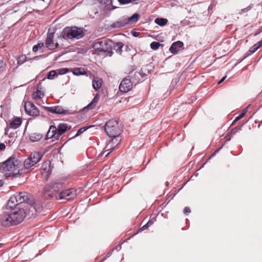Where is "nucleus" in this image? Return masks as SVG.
I'll return each instance as SVG.
<instances>
[{"label": "nucleus", "mask_w": 262, "mask_h": 262, "mask_svg": "<svg viewBox=\"0 0 262 262\" xmlns=\"http://www.w3.org/2000/svg\"><path fill=\"white\" fill-rule=\"evenodd\" d=\"M132 34L134 37H138L140 35V33L138 32H133Z\"/></svg>", "instance_id": "nucleus-55"}, {"label": "nucleus", "mask_w": 262, "mask_h": 262, "mask_svg": "<svg viewBox=\"0 0 262 262\" xmlns=\"http://www.w3.org/2000/svg\"><path fill=\"white\" fill-rule=\"evenodd\" d=\"M149 67H151L150 65H146L143 66L140 71L144 78L149 74L150 71V70L149 69Z\"/></svg>", "instance_id": "nucleus-30"}, {"label": "nucleus", "mask_w": 262, "mask_h": 262, "mask_svg": "<svg viewBox=\"0 0 262 262\" xmlns=\"http://www.w3.org/2000/svg\"><path fill=\"white\" fill-rule=\"evenodd\" d=\"M102 80L98 77H94L93 79V88L96 91L98 90L102 85Z\"/></svg>", "instance_id": "nucleus-24"}, {"label": "nucleus", "mask_w": 262, "mask_h": 262, "mask_svg": "<svg viewBox=\"0 0 262 262\" xmlns=\"http://www.w3.org/2000/svg\"><path fill=\"white\" fill-rule=\"evenodd\" d=\"M250 52L251 53H254L257 50V47H255V46H254V45H253L252 47H251L250 49Z\"/></svg>", "instance_id": "nucleus-48"}, {"label": "nucleus", "mask_w": 262, "mask_h": 262, "mask_svg": "<svg viewBox=\"0 0 262 262\" xmlns=\"http://www.w3.org/2000/svg\"><path fill=\"white\" fill-rule=\"evenodd\" d=\"M25 1H21L19 3H18L17 4V6H16L15 7H14V12H17L18 11V9H17V8L18 7V6H21L24 4H25Z\"/></svg>", "instance_id": "nucleus-46"}, {"label": "nucleus", "mask_w": 262, "mask_h": 262, "mask_svg": "<svg viewBox=\"0 0 262 262\" xmlns=\"http://www.w3.org/2000/svg\"><path fill=\"white\" fill-rule=\"evenodd\" d=\"M26 56L25 55H21L18 58L17 63L18 64H22L26 61Z\"/></svg>", "instance_id": "nucleus-40"}, {"label": "nucleus", "mask_w": 262, "mask_h": 262, "mask_svg": "<svg viewBox=\"0 0 262 262\" xmlns=\"http://www.w3.org/2000/svg\"><path fill=\"white\" fill-rule=\"evenodd\" d=\"M245 123H244L242 124L238 125L237 126L233 128L230 132V134L232 135H234L236 132H237L238 130H241L242 126Z\"/></svg>", "instance_id": "nucleus-37"}, {"label": "nucleus", "mask_w": 262, "mask_h": 262, "mask_svg": "<svg viewBox=\"0 0 262 262\" xmlns=\"http://www.w3.org/2000/svg\"><path fill=\"white\" fill-rule=\"evenodd\" d=\"M63 184L53 181L45 185L41 191L42 198L45 200H58L59 192L63 189Z\"/></svg>", "instance_id": "nucleus-1"}, {"label": "nucleus", "mask_w": 262, "mask_h": 262, "mask_svg": "<svg viewBox=\"0 0 262 262\" xmlns=\"http://www.w3.org/2000/svg\"><path fill=\"white\" fill-rule=\"evenodd\" d=\"M153 223H154V222H153L152 221L149 220V221L146 223V224H147V225L148 227H149V226H150L153 224Z\"/></svg>", "instance_id": "nucleus-56"}, {"label": "nucleus", "mask_w": 262, "mask_h": 262, "mask_svg": "<svg viewBox=\"0 0 262 262\" xmlns=\"http://www.w3.org/2000/svg\"><path fill=\"white\" fill-rule=\"evenodd\" d=\"M184 44L181 41H177L173 42L169 48V51L174 54H177L183 48Z\"/></svg>", "instance_id": "nucleus-16"}, {"label": "nucleus", "mask_w": 262, "mask_h": 262, "mask_svg": "<svg viewBox=\"0 0 262 262\" xmlns=\"http://www.w3.org/2000/svg\"><path fill=\"white\" fill-rule=\"evenodd\" d=\"M254 46H255V47H257V49L260 48L261 46H262V42L260 41H259V42H258L257 43L254 45Z\"/></svg>", "instance_id": "nucleus-52"}, {"label": "nucleus", "mask_w": 262, "mask_h": 262, "mask_svg": "<svg viewBox=\"0 0 262 262\" xmlns=\"http://www.w3.org/2000/svg\"><path fill=\"white\" fill-rule=\"evenodd\" d=\"M37 90L34 92L32 95V97L33 99L36 100L41 99L44 96V93L42 92V86L40 83L37 85Z\"/></svg>", "instance_id": "nucleus-17"}, {"label": "nucleus", "mask_w": 262, "mask_h": 262, "mask_svg": "<svg viewBox=\"0 0 262 262\" xmlns=\"http://www.w3.org/2000/svg\"><path fill=\"white\" fill-rule=\"evenodd\" d=\"M99 99V95L97 94L93 99L92 101L86 106V108L89 110L94 108L96 105Z\"/></svg>", "instance_id": "nucleus-27"}, {"label": "nucleus", "mask_w": 262, "mask_h": 262, "mask_svg": "<svg viewBox=\"0 0 262 262\" xmlns=\"http://www.w3.org/2000/svg\"><path fill=\"white\" fill-rule=\"evenodd\" d=\"M24 107L27 115L33 117L39 116V111L32 102L30 101L25 102Z\"/></svg>", "instance_id": "nucleus-7"}, {"label": "nucleus", "mask_w": 262, "mask_h": 262, "mask_svg": "<svg viewBox=\"0 0 262 262\" xmlns=\"http://www.w3.org/2000/svg\"><path fill=\"white\" fill-rule=\"evenodd\" d=\"M127 25V20L125 18L119 19V20L115 21L111 25V27L112 28H119L124 27Z\"/></svg>", "instance_id": "nucleus-21"}, {"label": "nucleus", "mask_w": 262, "mask_h": 262, "mask_svg": "<svg viewBox=\"0 0 262 262\" xmlns=\"http://www.w3.org/2000/svg\"><path fill=\"white\" fill-rule=\"evenodd\" d=\"M43 109L48 112L52 113L57 114H70L71 113L70 111L68 109H64L62 106L60 105L54 106H43Z\"/></svg>", "instance_id": "nucleus-9"}, {"label": "nucleus", "mask_w": 262, "mask_h": 262, "mask_svg": "<svg viewBox=\"0 0 262 262\" xmlns=\"http://www.w3.org/2000/svg\"><path fill=\"white\" fill-rule=\"evenodd\" d=\"M19 161L15 157H11L4 162L0 163V172L6 178L11 176V172L17 169Z\"/></svg>", "instance_id": "nucleus-3"}, {"label": "nucleus", "mask_w": 262, "mask_h": 262, "mask_svg": "<svg viewBox=\"0 0 262 262\" xmlns=\"http://www.w3.org/2000/svg\"><path fill=\"white\" fill-rule=\"evenodd\" d=\"M3 246V244H0V248L2 247Z\"/></svg>", "instance_id": "nucleus-63"}, {"label": "nucleus", "mask_w": 262, "mask_h": 262, "mask_svg": "<svg viewBox=\"0 0 262 262\" xmlns=\"http://www.w3.org/2000/svg\"><path fill=\"white\" fill-rule=\"evenodd\" d=\"M5 135H7V129H5Z\"/></svg>", "instance_id": "nucleus-64"}, {"label": "nucleus", "mask_w": 262, "mask_h": 262, "mask_svg": "<svg viewBox=\"0 0 262 262\" xmlns=\"http://www.w3.org/2000/svg\"><path fill=\"white\" fill-rule=\"evenodd\" d=\"M128 77L131 79L132 82H133L135 85L142 81L144 78L140 71L130 73Z\"/></svg>", "instance_id": "nucleus-15"}, {"label": "nucleus", "mask_w": 262, "mask_h": 262, "mask_svg": "<svg viewBox=\"0 0 262 262\" xmlns=\"http://www.w3.org/2000/svg\"><path fill=\"white\" fill-rule=\"evenodd\" d=\"M112 142L108 143L105 147V150L101 153V155H104L105 152L108 151L105 155V157L108 156L115 149V147L114 146V144H116V146L119 144L121 141V139L118 138V136L113 137Z\"/></svg>", "instance_id": "nucleus-13"}, {"label": "nucleus", "mask_w": 262, "mask_h": 262, "mask_svg": "<svg viewBox=\"0 0 262 262\" xmlns=\"http://www.w3.org/2000/svg\"><path fill=\"white\" fill-rule=\"evenodd\" d=\"M92 126H84V127H81L80 128H79L76 134L75 135V137H77L79 135H80L81 134H82L84 132H85V130H86L88 128H90Z\"/></svg>", "instance_id": "nucleus-34"}, {"label": "nucleus", "mask_w": 262, "mask_h": 262, "mask_svg": "<svg viewBox=\"0 0 262 262\" xmlns=\"http://www.w3.org/2000/svg\"><path fill=\"white\" fill-rule=\"evenodd\" d=\"M30 159L33 161V164L35 165L39 162L42 157V155L39 152H33L30 155Z\"/></svg>", "instance_id": "nucleus-20"}, {"label": "nucleus", "mask_w": 262, "mask_h": 262, "mask_svg": "<svg viewBox=\"0 0 262 262\" xmlns=\"http://www.w3.org/2000/svg\"><path fill=\"white\" fill-rule=\"evenodd\" d=\"M231 135H232V134L230 133L225 136V138L226 141H229L230 140Z\"/></svg>", "instance_id": "nucleus-50"}, {"label": "nucleus", "mask_w": 262, "mask_h": 262, "mask_svg": "<svg viewBox=\"0 0 262 262\" xmlns=\"http://www.w3.org/2000/svg\"><path fill=\"white\" fill-rule=\"evenodd\" d=\"M44 47V43L41 42H38V43L34 46L33 47V51L34 52H36L38 49H41L42 47Z\"/></svg>", "instance_id": "nucleus-38"}, {"label": "nucleus", "mask_w": 262, "mask_h": 262, "mask_svg": "<svg viewBox=\"0 0 262 262\" xmlns=\"http://www.w3.org/2000/svg\"><path fill=\"white\" fill-rule=\"evenodd\" d=\"M6 148V145L4 143H2L0 144V150H4Z\"/></svg>", "instance_id": "nucleus-54"}, {"label": "nucleus", "mask_w": 262, "mask_h": 262, "mask_svg": "<svg viewBox=\"0 0 262 262\" xmlns=\"http://www.w3.org/2000/svg\"><path fill=\"white\" fill-rule=\"evenodd\" d=\"M73 73L75 75H85L86 72L84 69L81 68H76L73 70Z\"/></svg>", "instance_id": "nucleus-29"}, {"label": "nucleus", "mask_w": 262, "mask_h": 262, "mask_svg": "<svg viewBox=\"0 0 262 262\" xmlns=\"http://www.w3.org/2000/svg\"><path fill=\"white\" fill-rule=\"evenodd\" d=\"M244 117V113H241L239 115L237 116L235 119L233 120V121L232 123V125H233L235 124L236 122H237L238 120H239L241 119Z\"/></svg>", "instance_id": "nucleus-44"}, {"label": "nucleus", "mask_w": 262, "mask_h": 262, "mask_svg": "<svg viewBox=\"0 0 262 262\" xmlns=\"http://www.w3.org/2000/svg\"><path fill=\"white\" fill-rule=\"evenodd\" d=\"M100 3L105 5H110L112 4V0H99Z\"/></svg>", "instance_id": "nucleus-43"}, {"label": "nucleus", "mask_w": 262, "mask_h": 262, "mask_svg": "<svg viewBox=\"0 0 262 262\" xmlns=\"http://www.w3.org/2000/svg\"><path fill=\"white\" fill-rule=\"evenodd\" d=\"M155 22L160 26H164L167 24L168 20L164 18H157L155 19Z\"/></svg>", "instance_id": "nucleus-32"}, {"label": "nucleus", "mask_w": 262, "mask_h": 262, "mask_svg": "<svg viewBox=\"0 0 262 262\" xmlns=\"http://www.w3.org/2000/svg\"><path fill=\"white\" fill-rule=\"evenodd\" d=\"M12 222L14 225H16L23 222L26 216V210L24 208L17 207L14 211L10 212Z\"/></svg>", "instance_id": "nucleus-6"}, {"label": "nucleus", "mask_w": 262, "mask_h": 262, "mask_svg": "<svg viewBox=\"0 0 262 262\" xmlns=\"http://www.w3.org/2000/svg\"><path fill=\"white\" fill-rule=\"evenodd\" d=\"M84 35L83 30L78 27H66L61 34L58 36L59 40L63 41L67 40V38L72 39H80Z\"/></svg>", "instance_id": "nucleus-2"}, {"label": "nucleus", "mask_w": 262, "mask_h": 262, "mask_svg": "<svg viewBox=\"0 0 262 262\" xmlns=\"http://www.w3.org/2000/svg\"><path fill=\"white\" fill-rule=\"evenodd\" d=\"M149 227L147 225V224H146L145 225H144V226H143L142 227H141L140 228H139L138 230V231L137 232V233H139V232H142V231L146 229L147 228H148Z\"/></svg>", "instance_id": "nucleus-45"}, {"label": "nucleus", "mask_w": 262, "mask_h": 262, "mask_svg": "<svg viewBox=\"0 0 262 262\" xmlns=\"http://www.w3.org/2000/svg\"><path fill=\"white\" fill-rule=\"evenodd\" d=\"M30 208H32V209H35V208L33 206H31Z\"/></svg>", "instance_id": "nucleus-62"}, {"label": "nucleus", "mask_w": 262, "mask_h": 262, "mask_svg": "<svg viewBox=\"0 0 262 262\" xmlns=\"http://www.w3.org/2000/svg\"><path fill=\"white\" fill-rule=\"evenodd\" d=\"M56 126L55 125H51L47 134L46 139L54 138L55 139L58 140L59 138L57 136V134L56 132Z\"/></svg>", "instance_id": "nucleus-19"}, {"label": "nucleus", "mask_w": 262, "mask_h": 262, "mask_svg": "<svg viewBox=\"0 0 262 262\" xmlns=\"http://www.w3.org/2000/svg\"><path fill=\"white\" fill-rule=\"evenodd\" d=\"M247 108H245L243 110V112L241 113H244V116L245 115L246 113H247Z\"/></svg>", "instance_id": "nucleus-57"}, {"label": "nucleus", "mask_w": 262, "mask_h": 262, "mask_svg": "<svg viewBox=\"0 0 262 262\" xmlns=\"http://www.w3.org/2000/svg\"><path fill=\"white\" fill-rule=\"evenodd\" d=\"M7 64L3 60H0V73H4L6 71Z\"/></svg>", "instance_id": "nucleus-36"}, {"label": "nucleus", "mask_w": 262, "mask_h": 262, "mask_svg": "<svg viewBox=\"0 0 262 262\" xmlns=\"http://www.w3.org/2000/svg\"><path fill=\"white\" fill-rule=\"evenodd\" d=\"M22 123L21 119L19 117H16L9 124V127L13 129L18 128Z\"/></svg>", "instance_id": "nucleus-22"}, {"label": "nucleus", "mask_w": 262, "mask_h": 262, "mask_svg": "<svg viewBox=\"0 0 262 262\" xmlns=\"http://www.w3.org/2000/svg\"><path fill=\"white\" fill-rule=\"evenodd\" d=\"M252 5H250L246 8L241 9V11L239 12V14H242L243 13H245L248 12L252 9Z\"/></svg>", "instance_id": "nucleus-42"}, {"label": "nucleus", "mask_w": 262, "mask_h": 262, "mask_svg": "<svg viewBox=\"0 0 262 262\" xmlns=\"http://www.w3.org/2000/svg\"><path fill=\"white\" fill-rule=\"evenodd\" d=\"M183 212L185 214L188 213L190 212V209L189 207H186L184 208L183 210Z\"/></svg>", "instance_id": "nucleus-49"}, {"label": "nucleus", "mask_w": 262, "mask_h": 262, "mask_svg": "<svg viewBox=\"0 0 262 262\" xmlns=\"http://www.w3.org/2000/svg\"><path fill=\"white\" fill-rule=\"evenodd\" d=\"M104 130L106 135L110 137L118 136L121 132L119 122L114 119L110 120L105 123Z\"/></svg>", "instance_id": "nucleus-4"}, {"label": "nucleus", "mask_w": 262, "mask_h": 262, "mask_svg": "<svg viewBox=\"0 0 262 262\" xmlns=\"http://www.w3.org/2000/svg\"><path fill=\"white\" fill-rule=\"evenodd\" d=\"M13 196L18 205L23 203L29 204L30 202L29 195L26 192H16Z\"/></svg>", "instance_id": "nucleus-12"}, {"label": "nucleus", "mask_w": 262, "mask_h": 262, "mask_svg": "<svg viewBox=\"0 0 262 262\" xmlns=\"http://www.w3.org/2000/svg\"><path fill=\"white\" fill-rule=\"evenodd\" d=\"M252 54H253V53H251L250 52V50H249V51L244 55V56L243 57V59H245L248 56H249V55H251Z\"/></svg>", "instance_id": "nucleus-51"}, {"label": "nucleus", "mask_w": 262, "mask_h": 262, "mask_svg": "<svg viewBox=\"0 0 262 262\" xmlns=\"http://www.w3.org/2000/svg\"><path fill=\"white\" fill-rule=\"evenodd\" d=\"M160 46L161 44L159 42L156 41H153L150 45V48L155 50L158 49Z\"/></svg>", "instance_id": "nucleus-39"}, {"label": "nucleus", "mask_w": 262, "mask_h": 262, "mask_svg": "<svg viewBox=\"0 0 262 262\" xmlns=\"http://www.w3.org/2000/svg\"><path fill=\"white\" fill-rule=\"evenodd\" d=\"M11 220H12V218L10 212H5L0 215V225L4 227H10L14 225Z\"/></svg>", "instance_id": "nucleus-14"}, {"label": "nucleus", "mask_w": 262, "mask_h": 262, "mask_svg": "<svg viewBox=\"0 0 262 262\" xmlns=\"http://www.w3.org/2000/svg\"><path fill=\"white\" fill-rule=\"evenodd\" d=\"M254 46H255V47H257V49L260 48L261 46H262V42L260 41H259V42H258L257 43L254 45Z\"/></svg>", "instance_id": "nucleus-53"}, {"label": "nucleus", "mask_w": 262, "mask_h": 262, "mask_svg": "<svg viewBox=\"0 0 262 262\" xmlns=\"http://www.w3.org/2000/svg\"><path fill=\"white\" fill-rule=\"evenodd\" d=\"M57 76H58V74L56 73V72L55 71L53 70V71H50L48 73V76H47V78L49 79H53L55 77H57Z\"/></svg>", "instance_id": "nucleus-35"}, {"label": "nucleus", "mask_w": 262, "mask_h": 262, "mask_svg": "<svg viewBox=\"0 0 262 262\" xmlns=\"http://www.w3.org/2000/svg\"><path fill=\"white\" fill-rule=\"evenodd\" d=\"M140 14L136 13H134L133 15H132L130 17L128 18H126V19L127 20V24H132L133 23H136L139 18H140Z\"/></svg>", "instance_id": "nucleus-26"}, {"label": "nucleus", "mask_w": 262, "mask_h": 262, "mask_svg": "<svg viewBox=\"0 0 262 262\" xmlns=\"http://www.w3.org/2000/svg\"><path fill=\"white\" fill-rule=\"evenodd\" d=\"M20 173L18 171V172L17 173H12L11 172V176L13 178H17V177H18L20 176Z\"/></svg>", "instance_id": "nucleus-47"}, {"label": "nucleus", "mask_w": 262, "mask_h": 262, "mask_svg": "<svg viewBox=\"0 0 262 262\" xmlns=\"http://www.w3.org/2000/svg\"><path fill=\"white\" fill-rule=\"evenodd\" d=\"M226 78V76L223 77L219 82V84L221 83V82H223L225 78Z\"/></svg>", "instance_id": "nucleus-59"}, {"label": "nucleus", "mask_w": 262, "mask_h": 262, "mask_svg": "<svg viewBox=\"0 0 262 262\" xmlns=\"http://www.w3.org/2000/svg\"><path fill=\"white\" fill-rule=\"evenodd\" d=\"M4 185V181L2 180H0V187Z\"/></svg>", "instance_id": "nucleus-60"}, {"label": "nucleus", "mask_w": 262, "mask_h": 262, "mask_svg": "<svg viewBox=\"0 0 262 262\" xmlns=\"http://www.w3.org/2000/svg\"><path fill=\"white\" fill-rule=\"evenodd\" d=\"M76 194V191L74 189H69L66 190L62 189L59 192L58 200L66 199L70 200L73 199Z\"/></svg>", "instance_id": "nucleus-8"}, {"label": "nucleus", "mask_w": 262, "mask_h": 262, "mask_svg": "<svg viewBox=\"0 0 262 262\" xmlns=\"http://www.w3.org/2000/svg\"><path fill=\"white\" fill-rule=\"evenodd\" d=\"M24 165L25 168L27 169L34 165L33 164V161L30 159V156L25 160Z\"/></svg>", "instance_id": "nucleus-31"}, {"label": "nucleus", "mask_w": 262, "mask_h": 262, "mask_svg": "<svg viewBox=\"0 0 262 262\" xmlns=\"http://www.w3.org/2000/svg\"><path fill=\"white\" fill-rule=\"evenodd\" d=\"M58 74L60 75L65 74L70 71V69L68 68H61L57 70Z\"/></svg>", "instance_id": "nucleus-41"}, {"label": "nucleus", "mask_w": 262, "mask_h": 262, "mask_svg": "<svg viewBox=\"0 0 262 262\" xmlns=\"http://www.w3.org/2000/svg\"><path fill=\"white\" fill-rule=\"evenodd\" d=\"M244 59H243V58H242V59H238V63H239V62H242Z\"/></svg>", "instance_id": "nucleus-61"}, {"label": "nucleus", "mask_w": 262, "mask_h": 262, "mask_svg": "<svg viewBox=\"0 0 262 262\" xmlns=\"http://www.w3.org/2000/svg\"><path fill=\"white\" fill-rule=\"evenodd\" d=\"M42 137V135L38 133H31L29 136L30 140L33 142L38 141Z\"/></svg>", "instance_id": "nucleus-25"}, {"label": "nucleus", "mask_w": 262, "mask_h": 262, "mask_svg": "<svg viewBox=\"0 0 262 262\" xmlns=\"http://www.w3.org/2000/svg\"><path fill=\"white\" fill-rule=\"evenodd\" d=\"M118 2L122 5L127 4L130 3L137 4L139 0H118Z\"/></svg>", "instance_id": "nucleus-33"}, {"label": "nucleus", "mask_w": 262, "mask_h": 262, "mask_svg": "<svg viewBox=\"0 0 262 262\" xmlns=\"http://www.w3.org/2000/svg\"><path fill=\"white\" fill-rule=\"evenodd\" d=\"M222 147H220L217 149H216L215 150V151L214 152V153L212 155V156H214V155H215L221 148Z\"/></svg>", "instance_id": "nucleus-58"}, {"label": "nucleus", "mask_w": 262, "mask_h": 262, "mask_svg": "<svg viewBox=\"0 0 262 262\" xmlns=\"http://www.w3.org/2000/svg\"><path fill=\"white\" fill-rule=\"evenodd\" d=\"M114 49L119 54L121 55L122 52V48L124 46V44L121 42H118L116 43H113Z\"/></svg>", "instance_id": "nucleus-28"}, {"label": "nucleus", "mask_w": 262, "mask_h": 262, "mask_svg": "<svg viewBox=\"0 0 262 262\" xmlns=\"http://www.w3.org/2000/svg\"><path fill=\"white\" fill-rule=\"evenodd\" d=\"M18 205V204L17 203L15 198L12 195L7 202V208L11 209H13L15 210L16 208V207Z\"/></svg>", "instance_id": "nucleus-23"}, {"label": "nucleus", "mask_w": 262, "mask_h": 262, "mask_svg": "<svg viewBox=\"0 0 262 262\" xmlns=\"http://www.w3.org/2000/svg\"><path fill=\"white\" fill-rule=\"evenodd\" d=\"M113 41L112 40H101L94 43L93 47L95 51L100 53H106L107 55L112 56L113 54L112 51Z\"/></svg>", "instance_id": "nucleus-5"}, {"label": "nucleus", "mask_w": 262, "mask_h": 262, "mask_svg": "<svg viewBox=\"0 0 262 262\" xmlns=\"http://www.w3.org/2000/svg\"><path fill=\"white\" fill-rule=\"evenodd\" d=\"M133 84L134 83L132 82L131 79L128 76L121 82L119 85V90L122 92H128L132 89Z\"/></svg>", "instance_id": "nucleus-10"}, {"label": "nucleus", "mask_w": 262, "mask_h": 262, "mask_svg": "<svg viewBox=\"0 0 262 262\" xmlns=\"http://www.w3.org/2000/svg\"><path fill=\"white\" fill-rule=\"evenodd\" d=\"M54 33L48 32L47 36L45 41L46 47L49 50H53L58 48L59 43L58 42H54Z\"/></svg>", "instance_id": "nucleus-11"}, {"label": "nucleus", "mask_w": 262, "mask_h": 262, "mask_svg": "<svg viewBox=\"0 0 262 262\" xmlns=\"http://www.w3.org/2000/svg\"><path fill=\"white\" fill-rule=\"evenodd\" d=\"M68 129V125L66 123H60L58 127H56V132L57 134V136L59 138Z\"/></svg>", "instance_id": "nucleus-18"}]
</instances>
